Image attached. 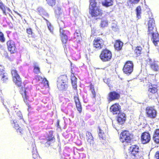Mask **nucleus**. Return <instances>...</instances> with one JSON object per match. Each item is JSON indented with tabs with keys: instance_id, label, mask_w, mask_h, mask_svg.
<instances>
[{
	"instance_id": "nucleus-51",
	"label": "nucleus",
	"mask_w": 159,
	"mask_h": 159,
	"mask_svg": "<svg viewBox=\"0 0 159 159\" xmlns=\"http://www.w3.org/2000/svg\"><path fill=\"white\" fill-rule=\"evenodd\" d=\"M57 124L58 126H59V121L58 120L57 121Z\"/></svg>"
},
{
	"instance_id": "nucleus-14",
	"label": "nucleus",
	"mask_w": 159,
	"mask_h": 159,
	"mask_svg": "<svg viewBox=\"0 0 159 159\" xmlns=\"http://www.w3.org/2000/svg\"><path fill=\"white\" fill-rule=\"evenodd\" d=\"M147 63L149 65L151 69L154 71H157L159 70V66L156 61L148 58L147 60Z\"/></svg>"
},
{
	"instance_id": "nucleus-17",
	"label": "nucleus",
	"mask_w": 159,
	"mask_h": 159,
	"mask_svg": "<svg viewBox=\"0 0 159 159\" xmlns=\"http://www.w3.org/2000/svg\"><path fill=\"white\" fill-rule=\"evenodd\" d=\"M120 106L118 103H115L111 105L110 108V111L113 114H116L120 112Z\"/></svg>"
},
{
	"instance_id": "nucleus-32",
	"label": "nucleus",
	"mask_w": 159,
	"mask_h": 159,
	"mask_svg": "<svg viewBox=\"0 0 159 159\" xmlns=\"http://www.w3.org/2000/svg\"><path fill=\"white\" fill-rule=\"evenodd\" d=\"M26 31L28 37H34V33L33 32L32 29L30 27L26 28Z\"/></svg>"
},
{
	"instance_id": "nucleus-50",
	"label": "nucleus",
	"mask_w": 159,
	"mask_h": 159,
	"mask_svg": "<svg viewBox=\"0 0 159 159\" xmlns=\"http://www.w3.org/2000/svg\"><path fill=\"white\" fill-rule=\"evenodd\" d=\"M148 78H155V76L153 75H149L148 76Z\"/></svg>"
},
{
	"instance_id": "nucleus-36",
	"label": "nucleus",
	"mask_w": 159,
	"mask_h": 159,
	"mask_svg": "<svg viewBox=\"0 0 159 159\" xmlns=\"http://www.w3.org/2000/svg\"><path fill=\"white\" fill-rule=\"evenodd\" d=\"M61 41L63 44L66 46V44L68 41V37L67 35L60 36Z\"/></svg>"
},
{
	"instance_id": "nucleus-49",
	"label": "nucleus",
	"mask_w": 159,
	"mask_h": 159,
	"mask_svg": "<svg viewBox=\"0 0 159 159\" xmlns=\"http://www.w3.org/2000/svg\"><path fill=\"white\" fill-rule=\"evenodd\" d=\"M131 3H137L139 0H129Z\"/></svg>"
},
{
	"instance_id": "nucleus-20",
	"label": "nucleus",
	"mask_w": 159,
	"mask_h": 159,
	"mask_svg": "<svg viewBox=\"0 0 159 159\" xmlns=\"http://www.w3.org/2000/svg\"><path fill=\"white\" fill-rule=\"evenodd\" d=\"M0 78L3 82H5L8 80L7 74L3 69V67L0 66Z\"/></svg>"
},
{
	"instance_id": "nucleus-1",
	"label": "nucleus",
	"mask_w": 159,
	"mask_h": 159,
	"mask_svg": "<svg viewBox=\"0 0 159 159\" xmlns=\"http://www.w3.org/2000/svg\"><path fill=\"white\" fill-rule=\"evenodd\" d=\"M89 13L92 17L97 20L102 16L104 11L100 7L97 6L96 0H89Z\"/></svg>"
},
{
	"instance_id": "nucleus-38",
	"label": "nucleus",
	"mask_w": 159,
	"mask_h": 159,
	"mask_svg": "<svg viewBox=\"0 0 159 159\" xmlns=\"http://www.w3.org/2000/svg\"><path fill=\"white\" fill-rule=\"evenodd\" d=\"M43 19L47 21V22L48 23V24H47L48 28L50 30V32H51L53 34V28L51 25V24L50 23H49L48 20L45 19L44 18H43Z\"/></svg>"
},
{
	"instance_id": "nucleus-28",
	"label": "nucleus",
	"mask_w": 159,
	"mask_h": 159,
	"mask_svg": "<svg viewBox=\"0 0 159 159\" xmlns=\"http://www.w3.org/2000/svg\"><path fill=\"white\" fill-rule=\"evenodd\" d=\"M21 92V95L24 101L26 103V104L27 105L28 107V108L29 109L30 107L28 102V99L29 98V96L27 95L26 93H25V91H22Z\"/></svg>"
},
{
	"instance_id": "nucleus-19",
	"label": "nucleus",
	"mask_w": 159,
	"mask_h": 159,
	"mask_svg": "<svg viewBox=\"0 0 159 159\" xmlns=\"http://www.w3.org/2000/svg\"><path fill=\"white\" fill-rule=\"evenodd\" d=\"M74 99L77 110L79 111V113H81L82 112V107L80 102L78 96H74Z\"/></svg>"
},
{
	"instance_id": "nucleus-25",
	"label": "nucleus",
	"mask_w": 159,
	"mask_h": 159,
	"mask_svg": "<svg viewBox=\"0 0 159 159\" xmlns=\"http://www.w3.org/2000/svg\"><path fill=\"white\" fill-rule=\"evenodd\" d=\"M152 139L157 143H159V129H156L154 132Z\"/></svg>"
},
{
	"instance_id": "nucleus-3",
	"label": "nucleus",
	"mask_w": 159,
	"mask_h": 159,
	"mask_svg": "<svg viewBox=\"0 0 159 159\" xmlns=\"http://www.w3.org/2000/svg\"><path fill=\"white\" fill-rule=\"evenodd\" d=\"M129 155L127 157L132 159H136L140 153L139 147L137 145H131L128 148Z\"/></svg>"
},
{
	"instance_id": "nucleus-30",
	"label": "nucleus",
	"mask_w": 159,
	"mask_h": 159,
	"mask_svg": "<svg viewBox=\"0 0 159 159\" xmlns=\"http://www.w3.org/2000/svg\"><path fill=\"white\" fill-rule=\"evenodd\" d=\"M89 87L90 90L91 91L92 93V97L93 98H95L96 96V92L95 91L94 86L93 84L91 83Z\"/></svg>"
},
{
	"instance_id": "nucleus-46",
	"label": "nucleus",
	"mask_w": 159,
	"mask_h": 159,
	"mask_svg": "<svg viewBox=\"0 0 159 159\" xmlns=\"http://www.w3.org/2000/svg\"><path fill=\"white\" fill-rule=\"evenodd\" d=\"M33 159H41L40 157L36 153H33Z\"/></svg>"
},
{
	"instance_id": "nucleus-9",
	"label": "nucleus",
	"mask_w": 159,
	"mask_h": 159,
	"mask_svg": "<svg viewBox=\"0 0 159 159\" xmlns=\"http://www.w3.org/2000/svg\"><path fill=\"white\" fill-rule=\"evenodd\" d=\"M93 45L94 48L97 50H100L103 47L104 41L100 37L96 38L93 40Z\"/></svg>"
},
{
	"instance_id": "nucleus-44",
	"label": "nucleus",
	"mask_w": 159,
	"mask_h": 159,
	"mask_svg": "<svg viewBox=\"0 0 159 159\" xmlns=\"http://www.w3.org/2000/svg\"><path fill=\"white\" fill-rule=\"evenodd\" d=\"M16 115L20 119H21L23 120H24L22 115L20 111H19L18 112H17Z\"/></svg>"
},
{
	"instance_id": "nucleus-48",
	"label": "nucleus",
	"mask_w": 159,
	"mask_h": 159,
	"mask_svg": "<svg viewBox=\"0 0 159 159\" xmlns=\"http://www.w3.org/2000/svg\"><path fill=\"white\" fill-rule=\"evenodd\" d=\"M154 157V159H159V151L156 152Z\"/></svg>"
},
{
	"instance_id": "nucleus-10",
	"label": "nucleus",
	"mask_w": 159,
	"mask_h": 159,
	"mask_svg": "<svg viewBox=\"0 0 159 159\" xmlns=\"http://www.w3.org/2000/svg\"><path fill=\"white\" fill-rule=\"evenodd\" d=\"M157 31L154 19L152 18L150 19L148 23V34L149 35Z\"/></svg>"
},
{
	"instance_id": "nucleus-31",
	"label": "nucleus",
	"mask_w": 159,
	"mask_h": 159,
	"mask_svg": "<svg viewBox=\"0 0 159 159\" xmlns=\"http://www.w3.org/2000/svg\"><path fill=\"white\" fill-rule=\"evenodd\" d=\"M33 72L36 74H38L40 73V69L36 62L34 63V64Z\"/></svg>"
},
{
	"instance_id": "nucleus-8",
	"label": "nucleus",
	"mask_w": 159,
	"mask_h": 159,
	"mask_svg": "<svg viewBox=\"0 0 159 159\" xmlns=\"http://www.w3.org/2000/svg\"><path fill=\"white\" fill-rule=\"evenodd\" d=\"M145 113L147 117L151 119H154L157 116V111L152 106L147 107L145 109Z\"/></svg>"
},
{
	"instance_id": "nucleus-22",
	"label": "nucleus",
	"mask_w": 159,
	"mask_h": 159,
	"mask_svg": "<svg viewBox=\"0 0 159 159\" xmlns=\"http://www.w3.org/2000/svg\"><path fill=\"white\" fill-rule=\"evenodd\" d=\"M123 43L122 42L119 40L115 41L114 46L115 49L117 51H119L122 49Z\"/></svg>"
},
{
	"instance_id": "nucleus-41",
	"label": "nucleus",
	"mask_w": 159,
	"mask_h": 159,
	"mask_svg": "<svg viewBox=\"0 0 159 159\" xmlns=\"http://www.w3.org/2000/svg\"><path fill=\"white\" fill-rule=\"evenodd\" d=\"M16 132L19 134L22 135L24 133V129L21 127H19L16 129Z\"/></svg>"
},
{
	"instance_id": "nucleus-12",
	"label": "nucleus",
	"mask_w": 159,
	"mask_h": 159,
	"mask_svg": "<svg viewBox=\"0 0 159 159\" xmlns=\"http://www.w3.org/2000/svg\"><path fill=\"white\" fill-rule=\"evenodd\" d=\"M8 51L11 53H14L16 52V48L15 42L12 40H9L7 42Z\"/></svg>"
},
{
	"instance_id": "nucleus-7",
	"label": "nucleus",
	"mask_w": 159,
	"mask_h": 159,
	"mask_svg": "<svg viewBox=\"0 0 159 159\" xmlns=\"http://www.w3.org/2000/svg\"><path fill=\"white\" fill-rule=\"evenodd\" d=\"M134 65L133 62L130 61H126L123 66L122 70L123 72L127 75H129L133 72Z\"/></svg>"
},
{
	"instance_id": "nucleus-4",
	"label": "nucleus",
	"mask_w": 159,
	"mask_h": 159,
	"mask_svg": "<svg viewBox=\"0 0 159 159\" xmlns=\"http://www.w3.org/2000/svg\"><path fill=\"white\" fill-rule=\"evenodd\" d=\"M148 85V97L150 98L154 99L156 95L158 94L159 86L157 84H153L152 83L149 84Z\"/></svg>"
},
{
	"instance_id": "nucleus-15",
	"label": "nucleus",
	"mask_w": 159,
	"mask_h": 159,
	"mask_svg": "<svg viewBox=\"0 0 159 159\" xmlns=\"http://www.w3.org/2000/svg\"><path fill=\"white\" fill-rule=\"evenodd\" d=\"M0 9L2 10L3 13L5 15H9L10 16L12 19V17L10 14V13H12L11 10L9 8L6 7L2 2L0 1Z\"/></svg>"
},
{
	"instance_id": "nucleus-29",
	"label": "nucleus",
	"mask_w": 159,
	"mask_h": 159,
	"mask_svg": "<svg viewBox=\"0 0 159 159\" xmlns=\"http://www.w3.org/2000/svg\"><path fill=\"white\" fill-rule=\"evenodd\" d=\"M57 81L59 82H68V79L67 76L66 75H60L58 78Z\"/></svg>"
},
{
	"instance_id": "nucleus-47",
	"label": "nucleus",
	"mask_w": 159,
	"mask_h": 159,
	"mask_svg": "<svg viewBox=\"0 0 159 159\" xmlns=\"http://www.w3.org/2000/svg\"><path fill=\"white\" fill-rule=\"evenodd\" d=\"M43 78L39 75H36L35 76V79L36 80L39 81L42 80Z\"/></svg>"
},
{
	"instance_id": "nucleus-26",
	"label": "nucleus",
	"mask_w": 159,
	"mask_h": 159,
	"mask_svg": "<svg viewBox=\"0 0 159 159\" xmlns=\"http://www.w3.org/2000/svg\"><path fill=\"white\" fill-rule=\"evenodd\" d=\"M47 142L46 143L48 146H50L52 142L55 141V138L52 133L48 135L46 138Z\"/></svg>"
},
{
	"instance_id": "nucleus-5",
	"label": "nucleus",
	"mask_w": 159,
	"mask_h": 159,
	"mask_svg": "<svg viewBox=\"0 0 159 159\" xmlns=\"http://www.w3.org/2000/svg\"><path fill=\"white\" fill-rule=\"evenodd\" d=\"M99 57L102 62L109 61L112 58V52L110 50L107 48L103 49L101 51Z\"/></svg>"
},
{
	"instance_id": "nucleus-18",
	"label": "nucleus",
	"mask_w": 159,
	"mask_h": 159,
	"mask_svg": "<svg viewBox=\"0 0 159 159\" xmlns=\"http://www.w3.org/2000/svg\"><path fill=\"white\" fill-rule=\"evenodd\" d=\"M68 82L57 81V87L61 91H66L68 87Z\"/></svg>"
},
{
	"instance_id": "nucleus-27",
	"label": "nucleus",
	"mask_w": 159,
	"mask_h": 159,
	"mask_svg": "<svg viewBox=\"0 0 159 159\" xmlns=\"http://www.w3.org/2000/svg\"><path fill=\"white\" fill-rule=\"evenodd\" d=\"M114 0H104L102 3V6L106 7L112 6Z\"/></svg>"
},
{
	"instance_id": "nucleus-35",
	"label": "nucleus",
	"mask_w": 159,
	"mask_h": 159,
	"mask_svg": "<svg viewBox=\"0 0 159 159\" xmlns=\"http://www.w3.org/2000/svg\"><path fill=\"white\" fill-rule=\"evenodd\" d=\"M59 32L60 36L67 35L66 33L70 34V32L69 31L65 30L62 28H60Z\"/></svg>"
},
{
	"instance_id": "nucleus-43",
	"label": "nucleus",
	"mask_w": 159,
	"mask_h": 159,
	"mask_svg": "<svg viewBox=\"0 0 159 159\" xmlns=\"http://www.w3.org/2000/svg\"><path fill=\"white\" fill-rule=\"evenodd\" d=\"M61 7H58L55 10V12L56 14L58 15H60L61 14Z\"/></svg>"
},
{
	"instance_id": "nucleus-23",
	"label": "nucleus",
	"mask_w": 159,
	"mask_h": 159,
	"mask_svg": "<svg viewBox=\"0 0 159 159\" xmlns=\"http://www.w3.org/2000/svg\"><path fill=\"white\" fill-rule=\"evenodd\" d=\"M98 135L100 139L105 140L106 139L104 133V130L103 127L98 126Z\"/></svg>"
},
{
	"instance_id": "nucleus-21",
	"label": "nucleus",
	"mask_w": 159,
	"mask_h": 159,
	"mask_svg": "<svg viewBox=\"0 0 159 159\" xmlns=\"http://www.w3.org/2000/svg\"><path fill=\"white\" fill-rule=\"evenodd\" d=\"M70 80L71 83L73 88L75 90L77 89V78L75 76L73 71L71 70V74L70 75Z\"/></svg>"
},
{
	"instance_id": "nucleus-39",
	"label": "nucleus",
	"mask_w": 159,
	"mask_h": 159,
	"mask_svg": "<svg viewBox=\"0 0 159 159\" xmlns=\"http://www.w3.org/2000/svg\"><path fill=\"white\" fill-rule=\"evenodd\" d=\"M108 25V21L106 20H102L100 23V26L102 27H106Z\"/></svg>"
},
{
	"instance_id": "nucleus-13",
	"label": "nucleus",
	"mask_w": 159,
	"mask_h": 159,
	"mask_svg": "<svg viewBox=\"0 0 159 159\" xmlns=\"http://www.w3.org/2000/svg\"><path fill=\"white\" fill-rule=\"evenodd\" d=\"M151 139V135L148 132H143L141 136V140L142 143L145 144L149 143Z\"/></svg>"
},
{
	"instance_id": "nucleus-16",
	"label": "nucleus",
	"mask_w": 159,
	"mask_h": 159,
	"mask_svg": "<svg viewBox=\"0 0 159 159\" xmlns=\"http://www.w3.org/2000/svg\"><path fill=\"white\" fill-rule=\"evenodd\" d=\"M126 117L125 114L122 112L118 113L117 120L119 124L121 125L124 124L125 121Z\"/></svg>"
},
{
	"instance_id": "nucleus-11",
	"label": "nucleus",
	"mask_w": 159,
	"mask_h": 159,
	"mask_svg": "<svg viewBox=\"0 0 159 159\" xmlns=\"http://www.w3.org/2000/svg\"><path fill=\"white\" fill-rule=\"evenodd\" d=\"M120 97V94L115 91L110 92L108 94L107 101L109 103L112 101L117 100Z\"/></svg>"
},
{
	"instance_id": "nucleus-42",
	"label": "nucleus",
	"mask_w": 159,
	"mask_h": 159,
	"mask_svg": "<svg viewBox=\"0 0 159 159\" xmlns=\"http://www.w3.org/2000/svg\"><path fill=\"white\" fill-rule=\"evenodd\" d=\"M5 41V38L3 33L0 32V42L4 43Z\"/></svg>"
},
{
	"instance_id": "nucleus-45",
	"label": "nucleus",
	"mask_w": 159,
	"mask_h": 159,
	"mask_svg": "<svg viewBox=\"0 0 159 159\" xmlns=\"http://www.w3.org/2000/svg\"><path fill=\"white\" fill-rule=\"evenodd\" d=\"M13 124H14V127L16 129H17V128H18L19 125L17 124V122L16 120H13Z\"/></svg>"
},
{
	"instance_id": "nucleus-24",
	"label": "nucleus",
	"mask_w": 159,
	"mask_h": 159,
	"mask_svg": "<svg viewBox=\"0 0 159 159\" xmlns=\"http://www.w3.org/2000/svg\"><path fill=\"white\" fill-rule=\"evenodd\" d=\"M86 136L88 143L90 146H93L94 143L93 138L92 135L91 133L89 132H87Z\"/></svg>"
},
{
	"instance_id": "nucleus-6",
	"label": "nucleus",
	"mask_w": 159,
	"mask_h": 159,
	"mask_svg": "<svg viewBox=\"0 0 159 159\" xmlns=\"http://www.w3.org/2000/svg\"><path fill=\"white\" fill-rule=\"evenodd\" d=\"M133 135L127 130L122 131L120 135V140L122 143H130L133 139Z\"/></svg>"
},
{
	"instance_id": "nucleus-2",
	"label": "nucleus",
	"mask_w": 159,
	"mask_h": 159,
	"mask_svg": "<svg viewBox=\"0 0 159 159\" xmlns=\"http://www.w3.org/2000/svg\"><path fill=\"white\" fill-rule=\"evenodd\" d=\"M11 74L12 81L18 87L20 88V92L21 94L22 91L26 93L27 88L25 87V84L22 82L21 78L19 75L17 71L15 69L11 70Z\"/></svg>"
},
{
	"instance_id": "nucleus-33",
	"label": "nucleus",
	"mask_w": 159,
	"mask_h": 159,
	"mask_svg": "<svg viewBox=\"0 0 159 159\" xmlns=\"http://www.w3.org/2000/svg\"><path fill=\"white\" fill-rule=\"evenodd\" d=\"M142 50V48L141 46H137L136 47L134 50V54L136 56H138L140 55L141 53Z\"/></svg>"
},
{
	"instance_id": "nucleus-34",
	"label": "nucleus",
	"mask_w": 159,
	"mask_h": 159,
	"mask_svg": "<svg viewBox=\"0 0 159 159\" xmlns=\"http://www.w3.org/2000/svg\"><path fill=\"white\" fill-rule=\"evenodd\" d=\"M47 4L51 7L55 6L56 4V0H46Z\"/></svg>"
},
{
	"instance_id": "nucleus-37",
	"label": "nucleus",
	"mask_w": 159,
	"mask_h": 159,
	"mask_svg": "<svg viewBox=\"0 0 159 159\" xmlns=\"http://www.w3.org/2000/svg\"><path fill=\"white\" fill-rule=\"evenodd\" d=\"M137 16L139 17L140 16V14L141 13V7L140 6H138L136 9Z\"/></svg>"
},
{
	"instance_id": "nucleus-40",
	"label": "nucleus",
	"mask_w": 159,
	"mask_h": 159,
	"mask_svg": "<svg viewBox=\"0 0 159 159\" xmlns=\"http://www.w3.org/2000/svg\"><path fill=\"white\" fill-rule=\"evenodd\" d=\"M42 83L43 84L44 86L47 87H49V84L48 81L47 80L46 78H43L42 80Z\"/></svg>"
}]
</instances>
